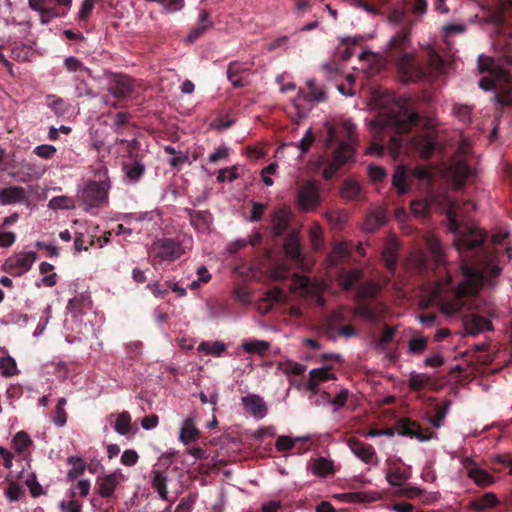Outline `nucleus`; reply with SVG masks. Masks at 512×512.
Segmentation results:
<instances>
[{
    "label": "nucleus",
    "mask_w": 512,
    "mask_h": 512,
    "mask_svg": "<svg viewBox=\"0 0 512 512\" xmlns=\"http://www.w3.org/2000/svg\"><path fill=\"white\" fill-rule=\"evenodd\" d=\"M460 206L457 201L447 199L449 229L455 234L454 245L461 258L463 279L455 286L447 273L445 282L438 281L432 297L440 305L441 312L453 316L463 310L467 297L476 295L484 285H494L502 269L491 258L482 254L486 233L477 227L462 225L458 220Z\"/></svg>",
    "instance_id": "f257e3e1"
},
{
    "label": "nucleus",
    "mask_w": 512,
    "mask_h": 512,
    "mask_svg": "<svg viewBox=\"0 0 512 512\" xmlns=\"http://www.w3.org/2000/svg\"><path fill=\"white\" fill-rule=\"evenodd\" d=\"M421 125L427 126L428 121L423 120L418 113L410 110L406 105L396 103L391 109L381 111L375 119L369 122L374 140L371 142L367 153L382 156L387 135L389 136L387 140L388 149L394 157H397L403 143L400 135Z\"/></svg>",
    "instance_id": "f03ea898"
},
{
    "label": "nucleus",
    "mask_w": 512,
    "mask_h": 512,
    "mask_svg": "<svg viewBox=\"0 0 512 512\" xmlns=\"http://www.w3.org/2000/svg\"><path fill=\"white\" fill-rule=\"evenodd\" d=\"M412 23L406 22L395 31L387 42L385 59L396 65L403 82H419L426 78L425 68L417 62L411 49Z\"/></svg>",
    "instance_id": "7ed1b4c3"
},
{
    "label": "nucleus",
    "mask_w": 512,
    "mask_h": 512,
    "mask_svg": "<svg viewBox=\"0 0 512 512\" xmlns=\"http://www.w3.org/2000/svg\"><path fill=\"white\" fill-rule=\"evenodd\" d=\"M148 260L157 269L164 263H171L179 259L184 249L180 242L172 238H161L154 241L148 248Z\"/></svg>",
    "instance_id": "20e7f679"
},
{
    "label": "nucleus",
    "mask_w": 512,
    "mask_h": 512,
    "mask_svg": "<svg viewBox=\"0 0 512 512\" xmlns=\"http://www.w3.org/2000/svg\"><path fill=\"white\" fill-rule=\"evenodd\" d=\"M395 432L401 436L416 438L420 442H425L436 437V433L424 432L418 422L406 417L398 419L394 424V428L381 429L382 436L392 437Z\"/></svg>",
    "instance_id": "39448f33"
},
{
    "label": "nucleus",
    "mask_w": 512,
    "mask_h": 512,
    "mask_svg": "<svg viewBox=\"0 0 512 512\" xmlns=\"http://www.w3.org/2000/svg\"><path fill=\"white\" fill-rule=\"evenodd\" d=\"M109 189L110 184L107 180L89 182L79 196L84 209L89 211L92 208L101 207L107 201Z\"/></svg>",
    "instance_id": "423d86ee"
},
{
    "label": "nucleus",
    "mask_w": 512,
    "mask_h": 512,
    "mask_svg": "<svg viewBox=\"0 0 512 512\" xmlns=\"http://www.w3.org/2000/svg\"><path fill=\"white\" fill-rule=\"evenodd\" d=\"M37 260L35 252L18 253L6 259L1 269L14 277H20L27 273Z\"/></svg>",
    "instance_id": "0eeeda50"
},
{
    "label": "nucleus",
    "mask_w": 512,
    "mask_h": 512,
    "mask_svg": "<svg viewBox=\"0 0 512 512\" xmlns=\"http://www.w3.org/2000/svg\"><path fill=\"white\" fill-rule=\"evenodd\" d=\"M298 207L309 212L316 209L320 204L319 188L314 182H307L300 187L297 193Z\"/></svg>",
    "instance_id": "6e6552de"
},
{
    "label": "nucleus",
    "mask_w": 512,
    "mask_h": 512,
    "mask_svg": "<svg viewBox=\"0 0 512 512\" xmlns=\"http://www.w3.org/2000/svg\"><path fill=\"white\" fill-rule=\"evenodd\" d=\"M134 88L132 78L127 75H113L109 84L108 92L118 100H126L131 97Z\"/></svg>",
    "instance_id": "1a4fd4ad"
},
{
    "label": "nucleus",
    "mask_w": 512,
    "mask_h": 512,
    "mask_svg": "<svg viewBox=\"0 0 512 512\" xmlns=\"http://www.w3.org/2000/svg\"><path fill=\"white\" fill-rule=\"evenodd\" d=\"M292 213L287 207H277L274 209L271 222L274 236L281 237L288 230Z\"/></svg>",
    "instance_id": "9d476101"
},
{
    "label": "nucleus",
    "mask_w": 512,
    "mask_h": 512,
    "mask_svg": "<svg viewBox=\"0 0 512 512\" xmlns=\"http://www.w3.org/2000/svg\"><path fill=\"white\" fill-rule=\"evenodd\" d=\"M463 324L466 332L473 336L493 329L492 322L478 314L466 315L463 319Z\"/></svg>",
    "instance_id": "9b49d317"
},
{
    "label": "nucleus",
    "mask_w": 512,
    "mask_h": 512,
    "mask_svg": "<svg viewBox=\"0 0 512 512\" xmlns=\"http://www.w3.org/2000/svg\"><path fill=\"white\" fill-rule=\"evenodd\" d=\"M242 404L246 412L255 418L262 419L267 415L268 408L264 399L256 394L242 397Z\"/></svg>",
    "instance_id": "f8f14e48"
},
{
    "label": "nucleus",
    "mask_w": 512,
    "mask_h": 512,
    "mask_svg": "<svg viewBox=\"0 0 512 512\" xmlns=\"http://www.w3.org/2000/svg\"><path fill=\"white\" fill-rule=\"evenodd\" d=\"M28 199L25 188L21 186H9L0 189V205L25 203Z\"/></svg>",
    "instance_id": "ddd939ff"
},
{
    "label": "nucleus",
    "mask_w": 512,
    "mask_h": 512,
    "mask_svg": "<svg viewBox=\"0 0 512 512\" xmlns=\"http://www.w3.org/2000/svg\"><path fill=\"white\" fill-rule=\"evenodd\" d=\"M283 249L286 254L292 261L295 263H302L303 255L301 253V245L298 238V233L295 230H292L287 234L284 239Z\"/></svg>",
    "instance_id": "4468645a"
},
{
    "label": "nucleus",
    "mask_w": 512,
    "mask_h": 512,
    "mask_svg": "<svg viewBox=\"0 0 512 512\" xmlns=\"http://www.w3.org/2000/svg\"><path fill=\"white\" fill-rule=\"evenodd\" d=\"M447 174L451 179L453 186L456 189H460L464 186L466 180L471 175V169L464 162H457L448 168Z\"/></svg>",
    "instance_id": "2eb2a0df"
},
{
    "label": "nucleus",
    "mask_w": 512,
    "mask_h": 512,
    "mask_svg": "<svg viewBox=\"0 0 512 512\" xmlns=\"http://www.w3.org/2000/svg\"><path fill=\"white\" fill-rule=\"evenodd\" d=\"M191 225L199 232H206L210 229L212 215L209 211H197L193 209L186 210Z\"/></svg>",
    "instance_id": "dca6fc26"
},
{
    "label": "nucleus",
    "mask_w": 512,
    "mask_h": 512,
    "mask_svg": "<svg viewBox=\"0 0 512 512\" xmlns=\"http://www.w3.org/2000/svg\"><path fill=\"white\" fill-rule=\"evenodd\" d=\"M411 144L420 157L424 159L430 158L435 150V143L429 135L413 136Z\"/></svg>",
    "instance_id": "f3484780"
},
{
    "label": "nucleus",
    "mask_w": 512,
    "mask_h": 512,
    "mask_svg": "<svg viewBox=\"0 0 512 512\" xmlns=\"http://www.w3.org/2000/svg\"><path fill=\"white\" fill-rule=\"evenodd\" d=\"M348 446L355 456L366 463L371 462L375 455L372 445L364 443L356 438L349 439Z\"/></svg>",
    "instance_id": "a211bd4d"
},
{
    "label": "nucleus",
    "mask_w": 512,
    "mask_h": 512,
    "mask_svg": "<svg viewBox=\"0 0 512 512\" xmlns=\"http://www.w3.org/2000/svg\"><path fill=\"white\" fill-rule=\"evenodd\" d=\"M399 244L395 239H389L383 248L382 259L386 268L390 272H394L398 261Z\"/></svg>",
    "instance_id": "6ab92c4d"
},
{
    "label": "nucleus",
    "mask_w": 512,
    "mask_h": 512,
    "mask_svg": "<svg viewBox=\"0 0 512 512\" xmlns=\"http://www.w3.org/2000/svg\"><path fill=\"white\" fill-rule=\"evenodd\" d=\"M212 26L213 22L210 19L209 12L207 10H201L198 17V24L190 30L187 36V41L193 43Z\"/></svg>",
    "instance_id": "aec40b11"
},
{
    "label": "nucleus",
    "mask_w": 512,
    "mask_h": 512,
    "mask_svg": "<svg viewBox=\"0 0 512 512\" xmlns=\"http://www.w3.org/2000/svg\"><path fill=\"white\" fill-rule=\"evenodd\" d=\"M382 310V304L378 303L374 305L367 301L360 302L356 307V313L370 321H377L381 316Z\"/></svg>",
    "instance_id": "412c9836"
},
{
    "label": "nucleus",
    "mask_w": 512,
    "mask_h": 512,
    "mask_svg": "<svg viewBox=\"0 0 512 512\" xmlns=\"http://www.w3.org/2000/svg\"><path fill=\"white\" fill-rule=\"evenodd\" d=\"M311 470L314 475L321 478L333 476L335 473L333 461L324 457L315 459L311 465Z\"/></svg>",
    "instance_id": "4be33fe9"
},
{
    "label": "nucleus",
    "mask_w": 512,
    "mask_h": 512,
    "mask_svg": "<svg viewBox=\"0 0 512 512\" xmlns=\"http://www.w3.org/2000/svg\"><path fill=\"white\" fill-rule=\"evenodd\" d=\"M362 37L347 36L340 39V45L337 47V52L341 59L344 61L349 60L353 56V47L359 44Z\"/></svg>",
    "instance_id": "5701e85b"
},
{
    "label": "nucleus",
    "mask_w": 512,
    "mask_h": 512,
    "mask_svg": "<svg viewBox=\"0 0 512 512\" xmlns=\"http://www.w3.org/2000/svg\"><path fill=\"white\" fill-rule=\"evenodd\" d=\"M353 148L350 143L342 141L333 153L332 162L340 168L353 156Z\"/></svg>",
    "instance_id": "b1692460"
},
{
    "label": "nucleus",
    "mask_w": 512,
    "mask_h": 512,
    "mask_svg": "<svg viewBox=\"0 0 512 512\" xmlns=\"http://www.w3.org/2000/svg\"><path fill=\"white\" fill-rule=\"evenodd\" d=\"M91 300L84 294H79L69 300L67 309L74 317L84 313L85 309H89Z\"/></svg>",
    "instance_id": "393cba45"
},
{
    "label": "nucleus",
    "mask_w": 512,
    "mask_h": 512,
    "mask_svg": "<svg viewBox=\"0 0 512 512\" xmlns=\"http://www.w3.org/2000/svg\"><path fill=\"white\" fill-rule=\"evenodd\" d=\"M392 186L400 195L406 194L410 190L408 183V174L404 167H397L392 177Z\"/></svg>",
    "instance_id": "a878e982"
},
{
    "label": "nucleus",
    "mask_w": 512,
    "mask_h": 512,
    "mask_svg": "<svg viewBox=\"0 0 512 512\" xmlns=\"http://www.w3.org/2000/svg\"><path fill=\"white\" fill-rule=\"evenodd\" d=\"M386 222V217L384 213L380 210L373 211L366 215L363 222V229L366 232H374L380 227H382Z\"/></svg>",
    "instance_id": "bb28decb"
},
{
    "label": "nucleus",
    "mask_w": 512,
    "mask_h": 512,
    "mask_svg": "<svg viewBox=\"0 0 512 512\" xmlns=\"http://www.w3.org/2000/svg\"><path fill=\"white\" fill-rule=\"evenodd\" d=\"M199 434L200 432L195 426L193 420L191 418L185 419L180 431V440L184 444H189L195 441L199 437Z\"/></svg>",
    "instance_id": "cd10ccee"
},
{
    "label": "nucleus",
    "mask_w": 512,
    "mask_h": 512,
    "mask_svg": "<svg viewBox=\"0 0 512 512\" xmlns=\"http://www.w3.org/2000/svg\"><path fill=\"white\" fill-rule=\"evenodd\" d=\"M350 251L346 243H337L334 245L332 252L328 256L331 266H337L349 258Z\"/></svg>",
    "instance_id": "c85d7f7f"
},
{
    "label": "nucleus",
    "mask_w": 512,
    "mask_h": 512,
    "mask_svg": "<svg viewBox=\"0 0 512 512\" xmlns=\"http://www.w3.org/2000/svg\"><path fill=\"white\" fill-rule=\"evenodd\" d=\"M307 441H308V437H305V438L298 437L296 439H292L289 436L283 435V436H279L277 438L275 446H276L277 451L285 452V451L292 450L295 447L296 442H301L302 444L307 445ZM307 449H308V446L304 447L303 451H306ZM300 450H302V448H299V451Z\"/></svg>",
    "instance_id": "c756f323"
},
{
    "label": "nucleus",
    "mask_w": 512,
    "mask_h": 512,
    "mask_svg": "<svg viewBox=\"0 0 512 512\" xmlns=\"http://www.w3.org/2000/svg\"><path fill=\"white\" fill-rule=\"evenodd\" d=\"M242 349L249 354L264 355L270 348V343L264 340H246L241 345Z\"/></svg>",
    "instance_id": "7c9ffc66"
},
{
    "label": "nucleus",
    "mask_w": 512,
    "mask_h": 512,
    "mask_svg": "<svg viewBox=\"0 0 512 512\" xmlns=\"http://www.w3.org/2000/svg\"><path fill=\"white\" fill-rule=\"evenodd\" d=\"M427 247L431 253L433 261L437 267H441L445 264V254L441 243L436 238H429L427 240Z\"/></svg>",
    "instance_id": "2f4dec72"
},
{
    "label": "nucleus",
    "mask_w": 512,
    "mask_h": 512,
    "mask_svg": "<svg viewBox=\"0 0 512 512\" xmlns=\"http://www.w3.org/2000/svg\"><path fill=\"white\" fill-rule=\"evenodd\" d=\"M451 400H444L442 405L436 404L434 406L435 415L429 418V422L435 428H440L443 425V421L451 407Z\"/></svg>",
    "instance_id": "473e14b6"
},
{
    "label": "nucleus",
    "mask_w": 512,
    "mask_h": 512,
    "mask_svg": "<svg viewBox=\"0 0 512 512\" xmlns=\"http://www.w3.org/2000/svg\"><path fill=\"white\" fill-rule=\"evenodd\" d=\"M431 384V377L424 373L411 372L408 386L413 391H421Z\"/></svg>",
    "instance_id": "72a5a7b5"
},
{
    "label": "nucleus",
    "mask_w": 512,
    "mask_h": 512,
    "mask_svg": "<svg viewBox=\"0 0 512 512\" xmlns=\"http://www.w3.org/2000/svg\"><path fill=\"white\" fill-rule=\"evenodd\" d=\"M361 186L359 183L353 180H347L344 182L341 195L347 200H358L361 197Z\"/></svg>",
    "instance_id": "f704fd0d"
},
{
    "label": "nucleus",
    "mask_w": 512,
    "mask_h": 512,
    "mask_svg": "<svg viewBox=\"0 0 512 512\" xmlns=\"http://www.w3.org/2000/svg\"><path fill=\"white\" fill-rule=\"evenodd\" d=\"M114 429L120 435L129 434L131 431V416L127 411L117 414Z\"/></svg>",
    "instance_id": "c9c22d12"
},
{
    "label": "nucleus",
    "mask_w": 512,
    "mask_h": 512,
    "mask_svg": "<svg viewBox=\"0 0 512 512\" xmlns=\"http://www.w3.org/2000/svg\"><path fill=\"white\" fill-rule=\"evenodd\" d=\"M362 277V271L359 269H352L348 271H342L340 274L343 288L346 290L351 289Z\"/></svg>",
    "instance_id": "e433bc0d"
},
{
    "label": "nucleus",
    "mask_w": 512,
    "mask_h": 512,
    "mask_svg": "<svg viewBox=\"0 0 512 512\" xmlns=\"http://www.w3.org/2000/svg\"><path fill=\"white\" fill-rule=\"evenodd\" d=\"M283 298L284 294L281 289L274 287L268 290L265 294V298L262 300V305H265L264 312H269L273 307V303L281 302Z\"/></svg>",
    "instance_id": "4c0bfd02"
},
{
    "label": "nucleus",
    "mask_w": 512,
    "mask_h": 512,
    "mask_svg": "<svg viewBox=\"0 0 512 512\" xmlns=\"http://www.w3.org/2000/svg\"><path fill=\"white\" fill-rule=\"evenodd\" d=\"M124 170L126 172V177L133 183L139 181V179L145 173V165L139 161H134L131 165H125Z\"/></svg>",
    "instance_id": "58836bf2"
},
{
    "label": "nucleus",
    "mask_w": 512,
    "mask_h": 512,
    "mask_svg": "<svg viewBox=\"0 0 512 512\" xmlns=\"http://www.w3.org/2000/svg\"><path fill=\"white\" fill-rule=\"evenodd\" d=\"M0 372L5 377H11L19 374L16 361L10 355L0 358Z\"/></svg>",
    "instance_id": "ea45409f"
},
{
    "label": "nucleus",
    "mask_w": 512,
    "mask_h": 512,
    "mask_svg": "<svg viewBox=\"0 0 512 512\" xmlns=\"http://www.w3.org/2000/svg\"><path fill=\"white\" fill-rule=\"evenodd\" d=\"M46 104L57 115H64L68 110V104L64 99L53 94L46 96Z\"/></svg>",
    "instance_id": "a19ab883"
},
{
    "label": "nucleus",
    "mask_w": 512,
    "mask_h": 512,
    "mask_svg": "<svg viewBox=\"0 0 512 512\" xmlns=\"http://www.w3.org/2000/svg\"><path fill=\"white\" fill-rule=\"evenodd\" d=\"M473 507L476 510L482 511L487 508L494 507L498 504L497 496L493 493H486L473 501Z\"/></svg>",
    "instance_id": "79ce46f5"
},
{
    "label": "nucleus",
    "mask_w": 512,
    "mask_h": 512,
    "mask_svg": "<svg viewBox=\"0 0 512 512\" xmlns=\"http://www.w3.org/2000/svg\"><path fill=\"white\" fill-rule=\"evenodd\" d=\"M493 466L497 470H508V474L512 476V454H497L493 457Z\"/></svg>",
    "instance_id": "37998d69"
},
{
    "label": "nucleus",
    "mask_w": 512,
    "mask_h": 512,
    "mask_svg": "<svg viewBox=\"0 0 512 512\" xmlns=\"http://www.w3.org/2000/svg\"><path fill=\"white\" fill-rule=\"evenodd\" d=\"M12 444L16 452L21 454L32 444V440L25 431H19L13 437Z\"/></svg>",
    "instance_id": "c03bdc74"
},
{
    "label": "nucleus",
    "mask_w": 512,
    "mask_h": 512,
    "mask_svg": "<svg viewBox=\"0 0 512 512\" xmlns=\"http://www.w3.org/2000/svg\"><path fill=\"white\" fill-rule=\"evenodd\" d=\"M68 462L71 466L68 472L69 480H74L84 473L86 469V464L81 458L71 457L69 458Z\"/></svg>",
    "instance_id": "a18cd8bd"
},
{
    "label": "nucleus",
    "mask_w": 512,
    "mask_h": 512,
    "mask_svg": "<svg viewBox=\"0 0 512 512\" xmlns=\"http://www.w3.org/2000/svg\"><path fill=\"white\" fill-rule=\"evenodd\" d=\"M428 345V339L425 337H413L408 341V351L413 355H420L426 349Z\"/></svg>",
    "instance_id": "49530a36"
},
{
    "label": "nucleus",
    "mask_w": 512,
    "mask_h": 512,
    "mask_svg": "<svg viewBox=\"0 0 512 512\" xmlns=\"http://www.w3.org/2000/svg\"><path fill=\"white\" fill-rule=\"evenodd\" d=\"M332 366H327L324 368H315L309 372V377L314 381L321 383L331 379H335L334 374L330 373Z\"/></svg>",
    "instance_id": "de8ad7c7"
},
{
    "label": "nucleus",
    "mask_w": 512,
    "mask_h": 512,
    "mask_svg": "<svg viewBox=\"0 0 512 512\" xmlns=\"http://www.w3.org/2000/svg\"><path fill=\"white\" fill-rule=\"evenodd\" d=\"M70 497L71 499L68 501H61L59 503V510L61 512H82V505L79 501L75 500V492L70 491Z\"/></svg>",
    "instance_id": "09e8293b"
},
{
    "label": "nucleus",
    "mask_w": 512,
    "mask_h": 512,
    "mask_svg": "<svg viewBox=\"0 0 512 512\" xmlns=\"http://www.w3.org/2000/svg\"><path fill=\"white\" fill-rule=\"evenodd\" d=\"M405 494L409 498H419L422 502L429 503L436 499L437 493H426L417 487H411L407 489Z\"/></svg>",
    "instance_id": "8fccbe9b"
},
{
    "label": "nucleus",
    "mask_w": 512,
    "mask_h": 512,
    "mask_svg": "<svg viewBox=\"0 0 512 512\" xmlns=\"http://www.w3.org/2000/svg\"><path fill=\"white\" fill-rule=\"evenodd\" d=\"M40 15V22L42 24H48L53 19L58 17H63L64 15L60 11V9L56 7H45L41 11L38 12Z\"/></svg>",
    "instance_id": "3c124183"
},
{
    "label": "nucleus",
    "mask_w": 512,
    "mask_h": 512,
    "mask_svg": "<svg viewBox=\"0 0 512 512\" xmlns=\"http://www.w3.org/2000/svg\"><path fill=\"white\" fill-rule=\"evenodd\" d=\"M308 90H309V97L311 100H315L317 102H322L326 100V93L325 91L317 86V84L313 80H309L307 82Z\"/></svg>",
    "instance_id": "603ef678"
},
{
    "label": "nucleus",
    "mask_w": 512,
    "mask_h": 512,
    "mask_svg": "<svg viewBox=\"0 0 512 512\" xmlns=\"http://www.w3.org/2000/svg\"><path fill=\"white\" fill-rule=\"evenodd\" d=\"M50 209H71L73 208L72 200L65 196L53 197L48 204Z\"/></svg>",
    "instance_id": "864d4df0"
},
{
    "label": "nucleus",
    "mask_w": 512,
    "mask_h": 512,
    "mask_svg": "<svg viewBox=\"0 0 512 512\" xmlns=\"http://www.w3.org/2000/svg\"><path fill=\"white\" fill-rule=\"evenodd\" d=\"M96 0H83L79 13H78V20L79 22H86L95 6Z\"/></svg>",
    "instance_id": "5fc2aeb1"
},
{
    "label": "nucleus",
    "mask_w": 512,
    "mask_h": 512,
    "mask_svg": "<svg viewBox=\"0 0 512 512\" xmlns=\"http://www.w3.org/2000/svg\"><path fill=\"white\" fill-rule=\"evenodd\" d=\"M56 148L53 145L43 144L33 149V154L43 159H51L56 154Z\"/></svg>",
    "instance_id": "6e6d98bb"
},
{
    "label": "nucleus",
    "mask_w": 512,
    "mask_h": 512,
    "mask_svg": "<svg viewBox=\"0 0 512 512\" xmlns=\"http://www.w3.org/2000/svg\"><path fill=\"white\" fill-rule=\"evenodd\" d=\"M368 175L371 181L380 182L387 176V172L386 169L381 166L370 164L368 166Z\"/></svg>",
    "instance_id": "4d7b16f0"
},
{
    "label": "nucleus",
    "mask_w": 512,
    "mask_h": 512,
    "mask_svg": "<svg viewBox=\"0 0 512 512\" xmlns=\"http://www.w3.org/2000/svg\"><path fill=\"white\" fill-rule=\"evenodd\" d=\"M117 482H99L97 493L104 498H111L114 495Z\"/></svg>",
    "instance_id": "13d9d810"
},
{
    "label": "nucleus",
    "mask_w": 512,
    "mask_h": 512,
    "mask_svg": "<svg viewBox=\"0 0 512 512\" xmlns=\"http://www.w3.org/2000/svg\"><path fill=\"white\" fill-rule=\"evenodd\" d=\"M315 141V136L312 132V129H308L303 136V138L299 141L297 147L301 151L302 154H305L309 151L311 145Z\"/></svg>",
    "instance_id": "bf43d9fd"
},
{
    "label": "nucleus",
    "mask_w": 512,
    "mask_h": 512,
    "mask_svg": "<svg viewBox=\"0 0 512 512\" xmlns=\"http://www.w3.org/2000/svg\"><path fill=\"white\" fill-rule=\"evenodd\" d=\"M238 178V173L235 167L224 168L219 170L217 175V181L223 183L225 181H234Z\"/></svg>",
    "instance_id": "052dcab7"
},
{
    "label": "nucleus",
    "mask_w": 512,
    "mask_h": 512,
    "mask_svg": "<svg viewBox=\"0 0 512 512\" xmlns=\"http://www.w3.org/2000/svg\"><path fill=\"white\" fill-rule=\"evenodd\" d=\"M200 350L219 356L224 350L225 346L222 343L215 342L212 346L207 342H202L199 346Z\"/></svg>",
    "instance_id": "680f3d73"
},
{
    "label": "nucleus",
    "mask_w": 512,
    "mask_h": 512,
    "mask_svg": "<svg viewBox=\"0 0 512 512\" xmlns=\"http://www.w3.org/2000/svg\"><path fill=\"white\" fill-rule=\"evenodd\" d=\"M162 5L168 12H175L184 6V0H154Z\"/></svg>",
    "instance_id": "e2e57ef3"
},
{
    "label": "nucleus",
    "mask_w": 512,
    "mask_h": 512,
    "mask_svg": "<svg viewBox=\"0 0 512 512\" xmlns=\"http://www.w3.org/2000/svg\"><path fill=\"white\" fill-rule=\"evenodd\" d=\"M248 68L238 61L229 63L227 68V78L232 79L233 76H239L241 73L247 71Z\"/></svg>",
    "instance_id": "0e129e2a"
},
{
    "label": "nucleus",
    "mask_w": 512,
    "mask_h": 512,
    "mask_svg": "<svg viewBox=\"0 0 512 512\" xmlns=\"http://www.w3.org/2000/svg\"><path fill=\"white\" fill-rule=\"evenodd\" d=\"M454 114L464 123L470 122L471 110L466 105H458L453 108Z\"/></svg>",
    "instance_id": "69168bd1"
},
{
    "label": "nucleus",
    "mask_w": 512,
    "mask_h": 512,
    "mask_svg": "<svg viewBox=\"0 0 512 512\" xmlns=\"http://www.w3.org/2000/svg\"><path fill=\"white\" fill-rule=\"evenodd\" d=\"M64 65L69 72H77L86 69L83 63L73 56L66 58Z\"/></svg>",
    "instance_id": "338daca9"
},
{
    "label": "nucleus",
    "mask_w": 512,
    "mask_h": 512,
    "mask_svg": "<svg viewBox=\"0 0 512 512\" xmlns=\"http://www.w3.org/2000/svg\"><path fill=\"white\" fill-rule=\"evenodd\" d=\"M349 392L347 389H342L334 398L331 399L330 404L335 406V410H338L345 406L348 400Z\"/></svg>",
    "instance_id": "774afa93"
}]
</instances>
